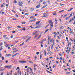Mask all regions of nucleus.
Returning a JSON list of instances; mask_svg holds the SVG:
<instances>
[{
    "label": "nucleus",
    "mask_w": 75,
    "mask_h": 75,
    "mask_svg": "<svg viewBox=\"0 0 75 75\" xmlns=\"http://www.w3.org/2000/svg\"><path fill=\"white\" fill-rule=\"evenodd\" d=\"M38 33H39V31H35L33 33V35H37V34Z\"/></svg>",
    "instance_id": "f257e3e1"
},
{
    "label": "nucleus",
    "mask_w": 75,
    "mask_h": 75,
    "mask_svg": "<svg viewBox=\"0 0 75 75\" xmlns=\"http://www.w3.org/2000/svg\"><path fill=\"white\" fill-rule=\"evenodd\" d=\"M43 15H44V16H43V17H47L48 16V15H47V13H44Z\"/></svg>",
    "instance_id": "f03ea898"
},
{
    "label": "nucleus",
    "mask_w": 75,
    "mask_h": 75,
    "mask_svg": "<svg viewBox=\"0 0 75 75\" xmlns=\"http://www.w3.org/2000/svg\"><path fill=\"white\" fill-rule=\"evenodd\" d=\"M11 67H12V66H5V68H7L8 69L10 68H11Z\"/></svg>",
    "instance_id": "7ed1b4c3"
},
{
    "label": "nucleus",
    "mask_w": 75,
    "mask_h": 75,
    "mask_svg": "<svg viewBox=\"0 0 75 75\" xmlns=\"http://www.w3.org/2000/svg\"><path fill=\"white\" fill-rule=\"evenodd\" d=\"M21 63H26V61H25L21 60L19 61Z\"/></svg>",
    "instance_id": "20e7f679"
},
{
    "label": "nucleus",
    "mask_w": 75,
    "mask_h": 75,
    "mask_svg": "<svg viewBox=\"0 0 75 75\" xmlns=\"http://www.w3.org/2000/svg\"><path fill=\"white\" fill-rule=\"evenodd\" d=\"M39 5L38 6H37L36 7V8H39V7H40V5H41V4L40 3H39Z\"/></svg>",
    "instance_id": "39448f33"
},
{
    "label": "nucleus",
    "mask_w": 75,
    "mask_h": 75,
    "mask_svg": "<svg viewBox=\"0 0 75 75\" xmlns=\"http://www.w3.org/2000/svg\"><path fill=\"white\" fill-rule=\"evenodd\" d=\"M31 39V37H29L25 41V42H27L28 41H29Z\"/></svg>",
    "instance_id": "423d86ee"
},
{
    "label": "nucleus",
    "mask_w": 75,
    "mask_h": 75,
    "mask_svg": "<svg viewBox=\"0 0 75 75\" xmlns=\"http://www.w3.org/2000/svg\"><path fill=\"white\" fill-rule=\"evenodd\" d=\"M55 24L57 25V23H58V22H57V18H55Z\"/></svg>",
    "instance_id": "0eeeda50"
},
{
    "label": "nucleus",
    "mask_w": 75,
    "mask_h": 75,
    "mask_svg": "<svg viewBox=\"0 0 75 75\" xmlns=\"http://www.w3.org/2000/svg\"><path fill=\"white\" fill-rule=\"evenodd\" d=\"M18 53H16V54L13 55H12V57H14L16 56V55H18Z\"/></svg>",
    "instance_id": "6e6552de"
},
{
    "label": "nucleus",
    "mask_w": 75,
    "mask_h": 75,
    "mask_svg": "<svg viewBox=\"0 0 75 75\" xmlns=\"http://www.w3.org/2000/svg\"><path fill=\"white\" fill-rule=\"evenodd\" d=\"M40 22H41V21H38V22H36V25H37V24H40Z\"/></svg>",
    "instance_id": "1a4fd4ad"
},
{
    "label": "nucleus",
    "mask_w": 75,
    "mask_h": 75,
    "mask_svg": "<svg viewBox=\"0 0 75 75\" xmlns=\"http://www.w3.org/2000/svg\"><path fill=\"white\" fill-rule=\"evenodd\" d=\"M11 54H6V56L7 57H10V56H11Z\"/></svg>",
    "instance_id": "9d476101"
},
{
    "label": "nucleus",
    "mask_w": 75,
    "mask_h": 75,
    "mask_svg": "<svg viewBox=\"0 0 75 75\" xmlns=\"http://www.w3.org/2000/svg\"><path fill=\"white\" fill-rule=\"evenodd\" d=\"M61 29H64V27L62 26H61V28H59L60 30H61Z\"/></svg>",
    "instance_id": "9b49d317"
},
{
    "label": "nucleus",
    "mask_w": 75,
    "mask_h": 75,
    "mask_svg": "<svg viewBox=\"0 0 75 75\" xmlns=\"http://www.w3.org/2000/svg\"><path fill=\"white\" fill-rule=\"evenodd\" d=\"M18 4L19 6H23V5H22V4H21L20 2H19Z\"/></svg>",
    "instance_id": "f8f14e48"
},
{
    "label": "nucleus",
    "mask_w": 75,
    "mask_h": 75,
    "mask_svg": "<svg viewBox=\"0 0 75 75\" xmlns=\"http://www.w3.org/2000/svg\"><path fill=\"white\" fill-rule=\"evenodd\" d=\"M41 26H37L35 27V28H41Z\"/></svg>",
    "instance_id": "ddd939ff"
},
{
    "label": "nucleus",
    "mask_w": 75,
    "mask_h": 75,
    "mask_svg": "<svg viewBox=\"0 0 75 75\" xmlns=\"http://www.w3.org/2000/svg\"><path fill=\"white\" fill-rule=\"evenodd\" d=\"M48 30H49V29H47L45 31L44 33V34H45L46 33H47L48 31Z\"/></svg>",
    "instance_id": "4468645a"
},
{
    "label": "nucleus",
    "mask_w": 75,
    "mask_h": 75,
    "mask_svg": "<svg viewBox=\"0 0 75 75\" xmlns=\"http://www.w3.org/2000/svg\"><path fill=\"white\" fill-rule=\"evenodd\" d=\"M51 22H52V21H51V20H50L48 21V22L49 23V24H50L51 23Z\"/></svg>",
    "instance_id": "2eb2a0df"
},
{
    "label": "nucleus",
    "mask_w": 75,
    "mask_h": 75,
    "mask_svg": "<svg viewBox=\"0 0 75 75\" xmlns=\"http://www.w3.org/2000/svg\"><path fill=\"white\" fill-rule=\"evenodd\" d=\"M41 37V35L39 36L38 38L36 39V40H38V39H39V38H40Z\"/></svg>",
    "instance_id": "dca6fc26"
},
{
    "label": "nucleus",
    "mask_w": 75,
    "mask_h": 75,
    "mask_svg": "<svg viewBox=\"0 0 75 75\" xmlns=\"http://www.w3.org/2000/svg\"><path fill=\"white\" fill-rule=\"evenodd\" d=\"M53 22H52L51 24H50V25L51 27H53Z\"/></svg>",
    "instance_id": "f3484780"
},
{
    "label": "nucleus",
    "mask_w": 75,
    "mask_h": 75,
    "mask_svg": "<svg viewBox=\"0 0 75 75\" xmlns=\"http://www.w3.org/2000/svg\"><path fill=\"white\" fill-rule=\"evenodd\" d=\"M30 11H33V10H34V8H32L30 9Z\"/></svg>",
    "instance_id": "a211bd4d"
},
{
    "label": "nucleus",
    "mask_w": 75,
    "mask_h": 75,
    "mask_svg": "<svg viewBox=\"0 0 75 75\" xmlns=\"http://www.w3.org/2000/svg\"><path fill=\"white\" fill-rule=\"evenodd\" d=\"M47 4L46 6H43L42 8V9L44 8H45V7H47Z\"/></svg>",
    "instance_id": "6ab92c4d"
},
{
    "label": "nucleus",
    "mask_w": 75,
    "mask_h": 75,
    "mask_svg": "<svg viewBox=\"0 0 75 75\" xmlns=\"http://www.w3.org/2000/svg\"><path fill=\"white\" fill-rule=\"evenodd\" d=\"M64 10H62L61 11H59V13H61V12H64Z\"/></svg>",
    "instance_id": "aec40b11"
},
{
    "label": "nucleus",
    "mask_w": 75,
    "mask_h": 75,
    "mask_svg": "<svg viewBox=\"0 0 75 75\" xmlns=\"http://www.w3.org/2000/svg\"><path fill=\"white\" fill-rule=\"evenodd\" d=\"M53 15H54V16H57V13L55 12L54 13H53Z\"/></svg>",
    "instance_id": "412c9836"
},
{
    "label": "nucleus",
    "mask_w": 75,
    "mask_h": 75,
    "mask_svg": "<svg viewBox=\"0 0 75 75\" xmlns=\"http://www.w3.org/2000/svg\"><path fill=\"white\" fill-rule=\"evenodd\" d=\"M14 1H13V3H15L16 4V3H17V1H16V0H14Z\"/></svg>",
    "instance_id": "4be33fe9"
},
{
    "label": "nucleus",
    "mask_w": 75,
    "mask_h": 75,
    "mask_svg": "<svg viewBox=\"0 0 75 75\" xmlns=\"http://www.w3.org/2000/svg\"><path fill=\"white\" fill-rule=\"evenodd\" d=\"M29 62V63H31V64H33V62L30 61H28Z\"/></svg>",
    "instance_id": "5701e85b"
},
{
    "label": "nucleus",
    "mask_w": 75,
    "mask_h": 75,
    "mask_svg": "<svg viewBox=\"0 0 75 75\" xmlns=\"http://www.w3.org/2000/svg\"><path fill=\"white\" fill-rule=\"evenodd\" d=\"M24 42H23L22 44H21L20 46H22V45H24Z\"/></svg>",
    "instance_id": "b1692460"
},
{
    "label": "nucleus",
    "mask_w": 75,
    "mask_h": 75,
    "mask_svg": "<svg viewBox=\"0 0 75 75\" xmlns=\"http://www.w3.org/2000/svg\"><path fill=\"white\" fill-rule=\"evenodd\" d=\"M44 52H45V56H46V51H45V50H44Z\"/></svg>",
    "instance_id": "393cba45"
},
{
    "label": "nucleus",
    "mask_w": 75,
    "mask_h": 75,
    "mask_svg": "<svg viewBox=\"0 0 75 75\" xmlns=\"http://www.w3.org/2000/svg\"><path fill=\"white\" fill-rule=\"evenodd\" d=\"M5 47H6V48H7V47H9V46L8 45H5Z\"/></svg>",
    "instance_id": "a878e982"
},
{
    "label": "nucleus",
    "mask_w": 75,
    "mask_h": 75,
    "mask_svg": "<svg viewBox=\"0 0 75 75\" xmlns=\"http://www.w3.org/2000/svg\"><path fill=\"white\" fill-rule=\"evenodd\" d=\"M30 71L31 72L32 74H33V70H32V69L31 68H30Z\"/></svg>",
    "instance_id": "bb28decb"
},
{
    "label": "nucleus",
    "mask_w": 75,
    "mask_h": 75,
    "mask_svg": "<svg viewBox=\"0 0 75 75\" xmlns=\"http://www.w3.org/2000/svg\"><path fill=\"white\" fill-rule=\"evenodd\" d=\"M28 14H29V13H25L24 14V15H25V16H27V15H28Z\"/></svg>",
    "instance_id": "cd10ccee"
},
{
    "label": "nucleus",
    "mask_w": 75,
    "mask_h": 75,
    "mask_svg": "<svg viewBox=\"0 0 75 75\" xmlns=\"http://www.w3.org/2000/svg\"><path fill=\"white\" fill-rule=\"evenodd\" d=\"M5 39L6 40H10V39L6 37L5 38Z\"/></svg>",
    "instance_id": "c85d7f7f"
},
{
    "label": "nucleus",
    "mask_w": 75,
    "mask_h": 75,
    "mask_svg": "<svg viewBox=\"0 0 75 75\" xmlns=\"http://www.w3.org/2000/svg\"><path fill=\"white\" fill-rule=\"evenodd\" d=\"M22 24H25V22H22Z\"/></svg>",
    "instance_id": "c756f323"
},
{
    "label": "nucleus",
    "mask_w": 75,
    "mask_h": 75,
    "mask_svg": "<svg viewBox=\"0 0 75 75\" xmlns=\"http://www.w3.org/2000/svg\"><path fill=\"white\" fill-rule=\"evenodd\" d=\"M38 34L37 35H35L34 38H37V37H38Z\"/></svg>",
    "instance_id": "7c9ffc66"
},
{
    "label": "nucleus",
    "mask_w": 75,
    "mask_h": 75,
    "mask_svg": "<svg viewBox=\"0 0 75 75\" xmlns=\"http://www.w3.org/2000/svg\"><path fill=\"white\" fill-rule=\"evenodd\" d=\"M46 71L48 72V73H49L50 74H52V73H51V72H50V71H48L46 70Z\"/></svg>",
    "instance_id": "2f4dec72"
},
{
    "label": "nucleus",
    "mask_w": 75,
    "mask_h": 75,
    "mask_svg": "<svg viewBox=\"0 0 75 75\" xmlns=\"http://www.w3.org/2000/svg\"><path fill=\"white\" fill-rule=\"evenodd\" d=\"M13 72V70H11V75H12V73Z\"/></svg>",
    "instance_id": "473e14b6"
},
{
    "label": "nucleus",
    "mask_w": 75,
    "mask_h": 75,
    "mask_svg": "<svg viewBox=\"0 0 75 75\" xmlns=\"http://www.w3.org/2000/svg\"><path fill=\"white\" fill-rule=\"evenodd\" d=\"M68 16V14L64 15V18H65V17L66 16Z\"/></svg>",
    "instance_id": "72a5a7b5"
},
{
    "label": "nucleus",
    "mask_w": 75,
    "mask_h": 75,
    "mask_svg": "<svg viewBox=\"0 0 75 75\" xmlns=\"http://www.w3.org/2000/svg\"><path fill=\"white\" fill-rule=\"evenodd\" d=\"M2 47H3V46H2L1 47V49H0V51H1L2 50H3V48H2Z\"/></svg>",
    "instance_id": "f704fd0d"
},
{
    "label": "nucleus",
    "mask_w": 75,
    "mask_h": 75,
    "mask_svg": "<svg viewBox=\"0 0 75 75\" xmlns=\"http://www.w3.org/2000/svg\"><path fill=\"white\" fill-rule=\"evenodd\" d=\"M2 45H3V42H1L0 44V47H1V46Z\"/></svg>",
    "instance_id": "c9c22d12"
},
{
    "label": "nucleus",
    "mask_w": 75,
    "mask_h": 75,
    "mask_svg": "<svg viewBox=\"0 0 75 75\" xmlns=\"http://www.w3.org/2000/svg\"><path fill=\"white\" fill-rule=\"evenodd\" d=\"M49 25H50V24H49L47 25L45 27V28H47V27H48V26H49Z\"/></svg>",
    "instance_id": "e433bc0d"
},
{
    "label": "nucleus",
    "mask_w": 75,
    "mask_h": 75,
    "mask_svg": "<svg viewBox=\"0 0 75 75\" xmlns=\"http://www.w3.org/2000/svg\"><path fill=\"white\" fill-rule=\"evenodd\" d=\"M57 33H56L55 35H54V38H55V37L56 36H57Z\"/></svg>",
    "instance_id": "4c0bfd02"
},
{
    "label": "nucleus",
    "mask_w": 75,
    "mask_h": 75,
    "mask_svg": "<svg viewBox=\"0 0 75 75\" xmlns=\"http://www.w3.org/2000/svg\"><path fill=\"white\" fill-rule=\"evenodd\" d=\"M4 69H0V71H3V70H4Z\"/></svg>",
    "instance_id": "58836bf2"
},
{
    "label": "nucleus",
    "mask_w": 75,
    "mask_h": 75,
    "mask_svg": "<svg viewBox=\"0 0 75 75\" xmlns=\"http://www.w3.org/2000/svg\"><path fill=\"white\" fill-rule=\"evenodd\" d=\"M2 60H4V57H2Z\"/></svg>",
    "instance_id": "ea45409f"
},
{
    "label": "nucleus",
    "mask_w": 75,
    "mask_h": 75,
    "mask_svg": "<svg viewBox=\"0 0 75 75\" xmlns=\"http://www.w3.org/2000/svg\"><path fill=\"white\" fill-rule=\"evenodd\" d=\"M18 50H16L15 51H14L13 52V53H14V52H17V51H18Z\"/></svg>",
    "instance_id": "a19ab883"
},
{
    "label": "nucleus",
    "mask_w": 75,
    "mask_h": 75,
    "mask_svg": "<svg viewBox=\"0 0 75 75\" xmlns=\"http://www.w3.org/2000/svg\"><path fill=\"white\" fill-rule=\"evenodd\" d=\"M71 21H72V19H70V20L69 21V23H71Z\"/></svg>",
    "instance_id": "79ce46f5"
},
{
    "label": "nucleus",
    "mask_w": 75,
    "mask_h": 75,
    "mask_svg": "<svg viewBox=\"0 0 75 75\" xmlns=\"http://www.w3.org/2000/svg\"><path fill=\"white\" fill-rule=\"evenodd\" d=\"M17 27L18 28H21V27L20 26H18Z\"/></svg>",
    "instance_id": "37998d69"
},
{
    "label": "nucleus",
    "mask_w": 75,
    "mask_h": 75,
    "mask_svg": "<svg viewBox=\"0 0 75 75\" xmlns=\"http://www.w3.org/2000/svg\"><path fill=\"white\" fill-rule=\"evenodd\" d=\"M3 9H2V10H1V11H0V14L1 13H2V12H3Z\"/></svg>",
    "instance_id": "c03bdc74"
},
{
    "label": "nucleus",
    "mask_w": 75,
    "mask_h": 75,
    "mask_svg": "<svg viewBox=\"0 0 75 75\" xmlns=\"http://www.w3.org/2000/svg\"><path fill=\"white\" fill-rule=\"evenodd\" d=\"M30 67H28V69H26L28 70V71H29L30 70Z\"/></svg>",
    "instance_id": "a18cd8bd"
},
{
    "label": "nucleus",
    "mask_w": 75,
    "mask_h": 75,
    "mask_svg": "<svg viewBox=\"0 0 75 75\" xmlns=\"http://www.w3.org/2000/svg\"><path fill=\"white\" fill-rule=\"evenodd\" d=\"M66 51L67 52V54H69V51L68 52V50H67Z\"/></svg>",
    "instance_id": "49530a36"
},
{
    "label": "nucleus",
    "mask_w": 75,
    "mask_h": 75,
    "mask_svg": "<svg viewBox=\"0 0 75 75\" xmlns=\"http://www.w3.org/2000/svg\"><path fill=\"white\" fill-rule=\"evenodd\" d=\"M41 64H42V65H43V66H44L45 65H44V63H43L42 62H41Z\"/></svg>",
    "instance_id": "de8ad7c7"
},
{
    "label": "nucleus",
    "mask_w": 75,
    "mask_h": 75,
    "mask_svg": "<svg viewBox=\"0 0 75 75\" xmlns=\"http://www.w3.org/2000/svg\"><path fill=\"white\" fill-rule=\"evenodd\" d=\"M43 1V0H41L39 1V3H41V2H42Z\"/></svg>",
    "instance_id": "09e8293b"
},
{
    "label": "nucleus",
    "mask_w": 75,
    "mask_h": 75,
    "mask_svg": "<svg viewBox=\"0 0 75 75\" xmlns=\"http://www.w3.org/2000/svg\"><path fill=\"white\" fill-rule=\"evenodd\" d=\"M30 18H34V19H35V18H33V17H30Z\"/></svg>",
    "instance_id": "8fccbe9b"
},
{
    "label": "nucleus",
    "mask_w": 75,
    "mask_h": 75,
    "mask_svg": "<svg viewBox=\"0 0 75 75\" xmlns=\"http://www.w3.org/2000/svg\"><path fill=\"white\" fill-rule=\"evenodd\" d=\"M39 54H40V52H36V54L37 55H38Z\"/></svg>",
    "instance_id": "3c124183"
},
{
    "label": "nucleus",
    "mask_w": 75,
    "mask_h": 75,
    "mask_svg": "<svg viewBox=\"0 0 75 75\" xmlns=\"http://www.w3.org/2000/svg\"><path fill=\"white\" fill-rule=\"evenodd\" d=\"M3 37L4 38V37H6V35H3Z\"/></svg>",
    "instance_id": "603ef678"
},
{
    "label": "nucleus",
    "mask_w": 75,
    "mask_h": 75,
    "mask_svg": "<svg viewBox=\"0 0 75 75\" xmlns=\"http://www.w3.org/2000/svg\"><path fill=\"white\" fill-rule=\"evenodd\" d=\"M57 38L59 39H61V38H60V37H59V36H57Z\"/></svg>",
    "instance_id": "864d4df0"
},
{
    "label": "nucleus",
    "mask_w": 75,
    "mask_h": 75,
    "mask_svg": "<svg viewBox=\"0 0 75 75\" xmlns=\"http://www.w3.org/2000/svg\"><path fill=\"white\" fill-rule=\"evenodd\" d=\"M70 72H67L66 73V74H70Z\"/></svg>",
    "instance_id": "5fc2aeb1"
},
{
    "label": "nucleus",
    "mask_w": 75,
    "mask_h": 75,
    "mask_svg": "<svg viewBox=\"0 0 75 75\" xmlns=\"http://www.w3.org/2000/svg\"><path fill=\"white\" fill-rule=\"evenodd\" d=\"M20 70H18V74L19 73H20Z\"/></svg>",
    "instance_id": "6e6d98bb"
},
{
    "label": "nucleus",
    "mask_w": 75,
    "mask_h": 75,
    "mask_svg": "<svg viewBox=\"0 0 75 75\" xmlns=\"http://www.w3.org/2000/svg\"><path fill=\"white\" fill-rule=\"evenodd\" d=\"M35 60H36L37 59V57L35 56Z\"/></svg>",
    "instance_id": "4d7b16f0"
},
{
    "label": "nucleus",
    "mask_w": 75,
    "mask_h": 75,
    "mask_svg": "<svg viewBox=\"0 0 75 75\" xmlns=\"http://www.w3.org/2000/svg\"><path fill=\"white\" fill-rule=\"evenodd\" d=\"M12 33H16V31H12Z\"/></svg>",
    "instance_id": "13d9d810"
},
{
    "label": "nucleus",
    "mask_w": 75,
    "mask_h": 75,
    "mask_svg": "<svg viewBox=\"0 0 75 75\" xmlns=\"http://www.w3.org/2000/svg\"><path fill=\"white\" fill-rule=\"evenodd\" d=\"M12 50H13V51H14V50H16V48L13 49Z\"/></svg>",
    "instance_id": "bf43d9fd"
},
{
    "label": "nucleus",
    "mask_w": 75,
    "mask_h": 75,
    "mask_svg": "<svg viewBox=\"0 0 75 75\" xmlns=\"http://www.w3.org/2000/svg\"><path fill=\"white\" fill-rule=\"evenodd\" d=\"M63 63H64H64H65V61L64 60H65V59H63Z\"/></svg>",
    "instance_id": "052dcab7"
},
{
    "label": "nucleus",
    "mask_w": 75,
    "mask_h": 75,
    "mask_svg": "<svg viewBox=\"0 0 75 75\" xmlns=\"http://www.w3.org/2000/svg\"><path fill=\"white\" fill-rule=\"evenodd\" d=\"M8 60H6L5 62L6 63H8Z\"/></svg>",
    "instance_id": "680f3d73"
},
{
    "label": "nucleus",
    "mask_w": 75,
    "mask_h": 75,
    "mask_svg": "<svg viewBox=\"0 0 75 75\" xmlns=\"http://www.w3.org/2000/svg\"><path fill=\"white\" fill-rule=\"evenodd\" d=\"M40 59H41V58H42V56L41 55H40Z\"/></svg>",
    "instance_id": "e2e57ef3"
},
{
    "label": "nucleus",
    "mask_w": 75,
    "mask_h": 75,
    "mask_svg": "<svg viewBox=\"0 0 75 75\" xmlns=\"http://www.w3.org/2000/svg\"><path fill=\"white\" fill-rule=\"evenodd\" d=\"M19 74H20V75H21V71H20V72H19Z\"/></svg>",
    "instance_id": "0e129e2a"
},
{
    "label": "nucleus",
    "mask_w": 75,
    "mask_h": 75,
    "mask_svg": "<svg viewBox=\"0 0 75 75\" xmlns=\"http://www.w3.org/2000/svg\"><path fill=\"white\" fill-rule=\"evenodd\" d=\"M43 41H46V39H43Z\"/></svg>",
    "instance_id": "69168bd1"
},
{
    "label": "nucleus",
    "mask_w": 75,
    "mask_h": 75,
    "mask_svg": "<svg viewBox=\"0 0 75 75\" xmlns=\"http://www.w3.org/2000/svg\"><path fill=\"white\" fill-rule=\"evenodd\" d=\"M44 41H43V40H42V41L40 42L41 44L42 43H43V42Z\"/></svg>",
    "instance_id": "338daca9"
},
{
    "label": "nucleus",
    "mask_w": 75,
    "mask_h": 75,
    "mask_svg": "<svg viewBox=\"0 0 75 75\" xmlns=\"http://www.w3.org/2000/svg\"><path fill=\"white\" fill-rule=\"evenodd\" d=\"M25 68H28V67L27 66H26L25 67Z\"/></svg>",
    "instance_id": "774afa93"
}]
</instances>
